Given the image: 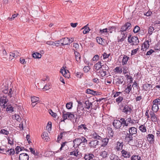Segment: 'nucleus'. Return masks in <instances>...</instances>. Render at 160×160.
<instances>
[{
    "label": "nucleus",
    "instance_id": "nucleus-1",
    "mask_svg": "<svg viewBox=\"0 0 160 160\" xmlns=\"http://www.w3.org/2000/svg\"><path fill=\"white\" fill-rule=\"evenodd\" d=\"M120 120L121 121H122L124 127L128 126L129 124L131 123L132 124L138 122H137V120H134L132 119L130 117L128 118L126 120L123 118H121L120 119Z\"/></svg>",
    "mask_w": 160,
    "mask_h": 160
},
{
    "label": "nucleus",
    "instance_id": "nucleus-2",
    "mask_svg": "<svg viewBox=\"0 0 160 160\" xmlns=\"http://www.w3.org/2000/svg\"><path fill=\"white\" fill-rule=\"evenodd\" d=\"M122 107H123L122 109V112L125 113L128 115H130V113L133 111L132 107L131 105H124L122 104H121Z\"/></svg>",
    "mask_w": 160,
    "mask_h": 160
},
{
    "label": "nucleus",
    "instance_id": "nucleus-3",
    "mask_svg": "<svg viewBox=\"0 0 160 160\" xmlns=\"http://www.w3.org/2000/svg\"><path fill=\"white\" fill-rule=\"evenodd\" d=\"M131 37V35H129L128 37V42L129 43H131V45H137L138 44L139 41L137 37L133 36Z\"/></svg>",
    "mask_w": 160,
    "mask_h": 160
},
{
    "label": "nucleus",
    "instance_id": "nucleus-4",
    "mask_svg": "<svg viewBox=\"0 0 160 160\" xmlns=\"http://www.w3.org/2000/svg\"><path fill=\"white\" fill-rule=\"evenodd\" d=\"M131 27L132 25L131 23L129 22H127L121 27L119 32L128 33L127 31H128Z\"/></svg>",
    "mask_w": 160,
    "mask_h": 160
},
{
    "label": "nucleus",
    "instance_id": "nucleus-5",
    "mask_svg": "<svg viewBox=\"0 0 160 160\" xmlns=\"http://www.w3.org/2000/svg\"><path fill=\"white\" fill-rule=\"evenodd\" d=\"M6 153L9 155H13L15 153V151L13 149H7L5 148H2L1 147H0V153L6 154Z\"/></svg>",
    "mask_w": 160,
    "mask_h": 160
},
{
    "label": "nucleus",
    "instance_id": "nucleus-6",
    "mask_svg": "<svg viewBox=\"0 0 160 160\" xmlns=\"http://www.w3.org/2000/svg\"><path fill=\"white\" fill-rule=\"evenodd\" d=\"M124 81V77L122 76H120L113 80V83L118 86H119L120 84H122Z\"/></svg>",
    "mask_w": 160,
    "mask_h": 160
},
{
    "label": "nucleus",
    "instance_id": "nucleus-7",
    "mask_svg": "<svg viewBox=\"0 0 160 160\" xmlns=\"http://www.w3.org/2000/svg\"><path fill=\"white\" fill-rule=\"evenodd\" d=\"M112 125L116 129H119L120 128L122 125L124 127V125L122 122V121L114 120L112 122Z\"/></svg>",
    "mask_w": 160,
    "mask_h": 160
},
{
    "label": "nucleus",
    "instance_id": "nucleus-8",
    "mask_svg": "<svg viewBox=\"0 0 160 160\" xmlns=\"http://www.w3.org/2000/svg\"><path fill=\"white\" fill-rule=\"evenodd\" d=\"M7 96L4 95L0 98V105L3 108H5V104L7 103L8 101V99L7 98Z\"/></svg>",
    "mask_w": 160,
    "mask_h": 160
},
{
    "label": "nucleus",
    "instance_id": "nucleus-9",
    "mask_svg": "<svg viewBox=\"0 0 160 160\" xmlns=\"http://www.w3.org/2000/svg\"><path fill=\"white\" fill-rule=\"evenodd\" d=\"M78 131L82 132H88L89 129L87 128V125L85 124H81L78 126L77 128Z\"/></svg>",
    "mask_w": 160,
    "mask_h": 160
},
{
    "label": "nucleus",
    "instance_id": "nucleus-10",
    "mask_svg": "<svg viewBox=\"0 0 160 160\" xmlns=\"http://www.w3.org/2000/svg\"><path fill=\"white\" fill-rule=\"evenodd\" d=\"M30 152L32 153L33 154L34 156V158L36 159L38 158H40L41 156V154L38 152L37 151H35L33 148H29Z\"/></svg>",
    "mask_w": 160,
    "mask_h": 160
},
{
    "label": "nucleus",
    "instance_id": "nucleus-11",
    "mask_svg": "<svg viewBox=\"0 0 160 160\" xmlns=\"http://www.w3.org/2000/svg\"><path fill=\"white\" fill-rule=\"evenodd\" d=\"M101 134H98L97 133L94 131H93L91 135V136L93 138L96 139V140H102V138L101 136Z\"/></svg>",
    "mask_w": 160,
    "mask_h": 160
},
{
    "label": "nucleus",
    "instance_id": "nucleus-12",
    "mask_svg": "<svg viewBox=\"0 0 160 160\" xmlns=\"http://www.w3.org/2000/svg\"><path fill=\"white\" fill-rule=\"evenodd\" d=\"M121 32V35H122V37L121 38L119 37H118V42H122L127 37L128 34L127 32Z\"/></svg>",
    "mask_w": 160,
    "mask_h": 160
},
{
    "label": "nucleus",
    "instance_id": "nucleus-13",
    "mask_svg": "<svg viewBox=\"0 0 160 160\" xmlns=\"http://www.w3.org/2000/svg\"><path fill=\"white\" fill-rule=\"evenodd\" d=\"M99 142L97 140H92L90 141L88 144L89 146L92 148H96V146L98 144Z\"/></svg>",
    "mask_w": 160,
    "mask_h": 160
},
{
    "label": "nucleus",
    "instance_id": "nucleus-14",
    "mask_svg": "<svg viewBox=\"0 0 160 160\" xmlns=\"http://www.w3.org/2000/svg\"><path fill=\"white\" fill-rule=\"evenodd\" d=\"M94 156L91 153H87L84 154V158L85 160H90L92 159Z\"/></svg>",
    "mask_w": 160,
    "mask_h": 160
},
{
    "label": "nucleus",
    "instance_id": "nucleus-15",
    "mask_svg": "<svg viewBox=\"0 0 160 160\" xmlns=\"http://www.w3.org/2000/svg\"><path fill=\"white\" fill-rule=\"evenodd\" d=\"M122 156L125 158H129L131 156V153L128 151H126L124 149H122L121 151Z\"/></svg>",
    "mask_w": 160,
    "mask_h": 160
},
{
    "label": "nucleus",
    "instance_id": "nucleus-16",
    "mask_svg": "<svg viewBox=\"0 0 160 160\" xmlns=\"http://www.w3.org/2000/svg\"><path fill=\"white\" fill-rule=\"evenodd\" d=\"M19 160H28L29 156L26 153L20 154L19 155Z\"/></svg>",
    "mask_w": 160,
    "mask_h": 160
},
{
    "label": "nucleus",
    "instance_id": "nucleus-17",
    "mask_svg": "<svg viewBox=\"0 0 160 160\" xmlns=\"http://www.w3.org/2000/svg\"><path fill=\"white\" fill-rule=\"evenodd\" d=\"M63 68H62L60 70V72L61 73L62 75L65 78H69V76H70L69 73H68L67 72H69L68 71L66 70L63 67H62Z\"/></svg>",
    "mask_w": 160,
    "mask_h": 160
},
{
    "label": "nucleus",
    "instance_id": "nucleus-18",
    "mask_svg": "<svg viewBox=\"0 0 160 160\" xmlns=\"http://www.w3.org/2000/svg\"><path fill=\"white\" fill-rule=\"evenodd\" d=\"M154 136L152 134H148L147 137V140L150 143H153L154 142Z\"/></svg>",
    "mask_w": 160,
    "mask_h": 160
},
{
    "label": "nucleus",
    "instance_id": "nucleus-19",
    "mask_svg": "<svg viewBox=\"0 0 160 160\" xmlns=\"http://www.w3.org/2000/svg\"><path fill=\"white\" fill-rule=\"evenodd\" d=\"M117 146H116V149L117 151H119L121 150L123 147L124 144L123 142H120L119 141L117 142Z\"/></svg>",
    "mask_w": 160,
    "mask_h": 160
},
{
    "label": "nucleus",
    "instance_id": "nucleus-20",
    "mask_svg": "<svg viewBox=\"0 0 160 160\" xmlns=\"http://www.w3.org/2000/svg\"><path fill=\"white\" fill-rule=\"evenodd\" d=\"M132 135H131V134L129 133H127L126 136L125 137V139L126 141V142L129 143L130 142L133 140Z\"/></svg>",
    "mask_w": 160,
    "mask_h": 160
},
{
    "label": "nucleus",
    "instance_id": "nucleus-21",
    "mask_svg": "<svg viewBox=\"0 0 160 160\" xmlns=\"http://www.w3.org/2000/svg\"><path fill=\"white\" fill-rule=\"evenodd\" d=\"M81 141V142H80V143L79 144V145H80V144H81L82 143H84L87 144H88V143H87L88 140L86 139V138L85 137H81V138H76L74 141H74Z\"/></svg>",
    "mask_w": 160,
    "mask_h": 160
},
{
    "label": "nucleus",
    "instance_id": "nucleus-22",
    "mask_svg": "<svg viewBox=\"0 0 160 160\" xmlns=\"http://www.w3.org/2000/svg\"><path fill=\"white\" fill-rule=\"evenodd\" d=\"M137 129L134 127H131L129 128L128 129L129 133L133 135L134 134H136L137 133Z\"/></svg>",
    "mask_w": 160,
    "mask_h": 160
},
{
    "label": "nucleus",
    "instance_id": "nucleus-23",
    "mask_svg": "<svg viewBox=\"0 0 160 160\" xmlns=\"http://www.w3.org/2000/svg\"><path fill=\"white\" fill-rule=\"evenodd\" d=\"M84 103L86 105V108L88 110H89L90 108L91 109H93V108H92V103L90 102L88 100L86 101Z\"/></svg>",
    "mask_w": 160,
    "mask_h": 160
},
{
    "label": "nucleus",
    "instance_id": "nucleus-24",
    "mask_svg": "<svg viewBox=\"0 0 160 160\" xmlns=\"http://www.w3.org/2000/svg\"><path fill=\"white\" fill-rule=\"evenodd\" d=\"M80 154H81V153L78 151V149L74 150L73 151L70 152V155H73L74 156L77 157H78V158L80 157L81 156L80 155Z\"/></svg>",
    "mask_w": 160,
    "mask_h": 160
},
{
    "label": "nucleus",
    "instance_id": "nucleus-25",
    "mask_svg": "<svg viewBox=\"0 0 160 160\" xmlns=\"http://www.w3.org/2000/svg\"><path fill=\"white\" fill-rule=\"evenodd\" d=\"M102 141V143L101 144V146L103 147H105L107 145L109 140V139L107 138H105L103 139H102L101 140Z\"/></svg>",
    "mask_w": 160,
    "mask_h": 160
},
{
    "label": "nucleus",
    "instance_id": "nucleus-26",
    "mask_svg": "<svg viewBox=\"0 0 160 160\" xmlns=\"http://www.w3.org/2000/svg\"><path fill=\"white\" fill-rule=\"evenodd\" d=\"M62 117L63 119L61 121H64L65 120L68 119V115L69 114V112H67L64 110L62 111Z\"/></svg>",
    "mask_w": 160,
    "mask_h": 160
},
{
    "label": "nucleus",
    "instance_id": "nucleus-27",
    "mask_svg": "<svg viewBox=\"0 0 160 160\" xmlns=\"http://www.w3.org/2000/svg\"><path fill=\"white\" fill-rule=\"evenodd\" d=\"M6 106L7 107L6 110L7 112H12L14 111L13 108L11 104L8 103L6 104Z\"/></svg>",
    "mask_w": 160,
    "mask_h": 160
},
{
    "label": "nucleus",
    "instance_id": "nucleus-28",
    "mask_svg": "<svg viewBox=\"0 0 160 160\" xmlns=\"http://www.w3.org/2000/svg\"><path fill=\"white\" fill-rule=\"evenodd\" d=\"M84 110V108L82 106L78 105L77 107V112L79 114H82Z\"/></svg>",
    "mask_w": 160,
    "mask_h": 160
},
{
    "label": "nucleus",
    "instance_id": "nucleus-29",
    "mask_svg": "<svg viewBox=\"0 0 160 160\" xmlns=\"http://www.w3.org/2000/svg\"><path fill=\"white\" fill-rule=\"evenodd\" d=\"M107 129L109 137L110 138H112L114 134V132L112 128L110 127H108L107 128Z\"/></svg>",
    "mask_w": 160,
    "mask_h": 160
},
{
    "label": "nucleus",
    "instance_id": "nucleus-30",
    "mask_svg": "<svg viewBox=\"0 0 160 160\" xmlns=\"http://www.w3.org/2000/svg\"><path fill=\"white\" fill-rule=\"evenodd\" d=\"M127 88L125 89L124 91L126 93L129 94L132 90V87L131 85L128 84L127 85Z\"/></svg>",
    "mask_w": 160,
    "mask_h": 160
},
{
    "label": "nucleus",
    "instance_id": "nucleus-31",
    "mask_svg": "<svg viewBox=\"0 0 160 160\" xmlns=\"http://www.w3.org/2000/svg\"><path fill=\"white\" fill-rule=\"evenodd\" d=\"M74 53L76 60L77 62H79L81 59V56L80 53L78 52L75 50L74 51Z\"/></svg>",
    "mask_w": 160,
    "mask_h": 160
},
{
    "label": "nucleus",
    "instance_id": "nucleus-32",
    "mask_svg": "<svg viewBox=\"0 0 160 160\" xmlns=\"http://www.w3.org/2000/svg\"><path fill=\"white\" fill-rule=\"evenodd\" d=\"M101 64L102 63L100 61H99L95 64L94 66L95 69L98 70L102 68V65H101Z\"/></svg>",
    "mask_w": 160,
    "mask_h": 160
},
{
    "label": "nucleus",
    "instance_id": "nucleus-33",
    "mask_svg": "<svg viewBox=\"0 0 160 160\" xmlns=\"http://www.w3.org/2000/svg\"><path fill=\"white\" fill-rule=\"evenodd\" d=\"M88 25V24L84 26L81 29V30L83 29H84L83 30V33L84 34H87L89 32V31L90 30L89 27H87V26Z\"/></svg>",
    "mask_w": 160,
    "mask_h": 160
},
{
    "label": "nucleus",
    "instance_id": "nucleus-34",
    "mask_svg": "<svg viewBox=\"0 0 160 160\" xmlns=\"http://www.w3.org/2000/svg\"><path fill=\"white\" fill-rule=\"evenodd\" d=\"M158 109L159 107L158 104H153L152 109L153 112H156L158 111Z\"/></svg>",
    "mask_w": 160,
    "mask_h": 160
},
{
    "label": "nucleus",
    "instance_id": "nucleus-35",
    "mask_svg": "<svg viewBox=\"0 0 160 160\" xmlns=\"http://www.w3.org/2000/svg\"><path fill=\"white\" fill-rule=\"evenodd\" d=\"M129 59V57H128L126 55H124L122 60V64L123 65L126 64Z\"/></svg>",
    "mask_w": 160,
    "mask_h": 160
},
{
    "label": "nucleus",
    "instance_id": "nucleus-36",
    "mask_svg": "<svg viewBox=\"0 0 160 160\" xmlns=\"http://www.w3.org/2000/svg\"><path fill=\"white\" fill-rule=\"evenodd\" d=\"M42 138L47 142L48 140V133L46 132H44L42 135H41Z\"/></svg>",
    "mask_w": 160,
    "mask_h": 160
},
{
    "label": "nucleus",
    "instance_id": "nucleus-37",
    "mask_svg": "<svg viewBox=\"0 0 160 160\" xmlns=\"http://www.w3.org/2000/svg\"><path fill=\"white\" fill-rule=\"evenodd\" d=\"M86 92L88 94H90L93 95H97L96 94V91H94L93 90H91L90 89H88L86 91Z\"/></svg>",
    "mask_w": 160,
    "mask_h": 160
},
{
    "label": "nucleus",
    "instance_id": "nucleus-38",
    "mask_svg": "<svg viewBox=\"0 0 160 160\" xmlns=\"http://www.w3.org/2000/svg\"><path fill=\"white\" fill-rule=\"evenodd\" d=\"M110 158L111 160H121L118 156L114 154H112L110 155Z\"/></svg>",
    "mask_w": 160,
    "mask_h": 160
},
{
    "label": "nucleus",
    "instance_id": "nucleus-39",
    "mask_svg": "<svg viewBox=\"0 0 160 160\" xmlns=\"http://www.w3.org/2000/svg\"><path fill=\"white\" fill-rule=\"evenodd\" d=\"M131 160H141V158L138 155H133L131 158Z\"/></svg>",
    "mask_w": 160,
    "mask_h": 160
},
{
    "label": "nucleus",
    "instance_id": "nucleus-40",
    "mask_svg": "<svg viewBox=\"0 0 160 160\" xmlns=\"http://www.w3.org/2000/svg\"><path fill=\"white\" fill-rule=\"evenodd\" d=\"M150 84L148 83L144 84L143 85V89L145 91H147L150 89Z\"/></svg>",
    "mask_w": 160,
    "mask_h": 160
},
{
    "label": "nucleus",
    "instance_id": "nucleus-41",
    "mask_svg": "<svg viewBox=\"0 0 160 160\" xmlns=\"http://www.w3.org/2000/svg\"><path fill=\"white\" fill-rule=\"evenodd\" d=\"M97 42L98 43L100 44H101L102 45H103L104 44V42H103V40H104L103 38L100 37H97L96 38Z\"/></svg>",
    "mask_w": 160,
    "mask_h": 160
},
{
    "label": "nucleus",
    "instance_id": "nucleus-42",
    "mask_svg": "<svg viewBox=\"0 0 160 160\" xmlns=\"http://www.w3.org/2000/svg\"><path fill=\"white\" fill-rule=\"evenodd\" d=\"M100 155L103 158H106L108 155V152H106L105 151L101 152L100 153Z\"/></svg>",
    "mask_w": 160,
    "mask_h": 160
},
{
    "label": "nucleus",
    "instance_id": "nucleus-43",
    "mask_svg": "<svg viewBox=\"0 0 160 160\" xmlns=\"http://www.w3.org/2000/svg\"><path fill=\"white\" fill-rule=\"evenodd\" d=\"M139 128L140 131L142 132H146L147 129L146 126L144 125H142L139 127Z\"/></svg>",
    "mask_w": 160,
    "mask_h": 160
},
{
    "label": "nucleus",
    "instance_id": "nucleus-44",
    "mask_svg": "<svg viewBox=\"0 0 160 160\" xmlns=\"http://www.w3.org/2000/svg\"><path fill=\"white\" fill-rule=\"evenodd\" d=\"M41 56V55L38 52L34 53L32 54V57L35 58H40Z\"/></svg>",
    "mask_w": 160,
    "mask_h": 160
},
{
    "label": "nucleus",
    "instance_id": "nucleus-45",
    "mask_svg": "<svg viewBox=\"0 0 160 160\" xmlns=\"http://www.w3.org/2000/svg\"><path fill=\"white\" fill-rule=\"evenodd\" d=\"M99 72L101 74V76L102 77H103L107 74V73L108 72V71L104 70V69H103L102 70H101Z\"/></svg>",
    "mask_w": 160,
    "mask_h": 160
},
{
    "label": "nucleus",
    "instance_id": "nucleus-46",
    "mask_svg": "<svg viewBox=\"0 0 160 160\" xmlns=\"http://www.w3.org/2000/svg\"><path fill=\"white\" fill-rule=\"evenodd\" d=\"M32 102L36 103L39 101V98L38 97L34 96L32 97L31 98Z\"/></svg>",
    "mask_w": 160,
    "mask_h": 160
},
{
    "label": "nucleus",
    "instance_id": "nucleus-47",
    "mask_svg": "<svg viewBox=\"0 0 160 160\" xmlns=\"http://www.w3.org/2000/svg\"><path fill=\"white\" fill-rule=\"evenodd\" d=\"M66 133V132H62L60 133V135L58 136L57 142H59L60 139H62V137H63L62 134H65Z\"/></svg>",
    "mask_w": 160,
    "mask_h": 160
},
{
    "label": "nucleus",
    "instance_id": "nucleus-48",
    "mask_svg": "<svg viewBox=\"0 0 160 160\" xmlns=\"http://www.w3.org/2000/svg\"><path fill=\"white\" fill-rule=\"evenodd\" d=\"M140 27H139L138 26H136L134 27L133 30V32L134 33H136L140 31L141 32V30H140Z\"/></svg>",
    "mask_w": 160,
    "mask_h": 160
},
{
    "label": "nucleus",
    "instance_id": "nucleus-49",
    "mask_svg": "<svg viewBox=\"0 0 160 160\" xmlns=\"http://www.w3.org/2000/svg\"><path fill=\"white\" fill-rule=\"evenodd\" d=\"M110 54H107L106 52H104L101 57L100 58H102V57H103V59H105L109 57V56L110 55ZM102 59H101V60Z\"/></svg>",
    "mask_w": 160,
    "mask_h": 160
},
{
    "label": "nucleus",
    "instance_id": "nucleus-50",
    "mask_svg": "<svg viewBox=\"0 0 160 160\" xmlns=\"http://www.w3.org/2000/svg\"><path fill=\"white\" fill-rule=\"evenodd\" d=\"M115 72L120 73H121L122 72V68H120L119 67H117L114 70Z\"/></svg>",
    "mask_w": 160,
    "mask_h": 160
},
{
    "label": "nucleus",
    "instance_id": "nucleus-51",
    "mask_svg": "<svg viewBox=\"0 0 160 160\" xmlns=\"http://www.w3.org/2000/svg\"><path fill=\"white\" fill-rule=\"evenodd\" d=\"M143 45L145 48L147 49L148 48L149 46L148 40H146L145 42L143 43Z\"/></svg>",
    "mask_w": 160,
    "mask_h": 160
},
{
    "label": "nucleus",
    "instance_id": "nucleus-52",
    "mask_svg": "<svg viewBox=\"0 0 160 160\" xmlns=\"http://www.w3.org/2000/svg\"><path fill=\"white\" fill-rule=\"evenodd\" d=\"M12 118H14L15 119H16L17 121L19 122H20L21 119V117L18 115L16 114L12 115Z\"/></svg>",
    "mask_w": 160,
    "mask_h": 160
},
{
    "label": "nucleus",
    "instance_id": "nucleus-53",
    "mask_svg": "<svg viewBox=\"0 0 160 160\" xmlns=\"http://www.w3.org/2000/svg\"><path fill=\"white\" fill-rule=\"evenodd\" d=\"M74 114L72 113L71 112H69V114L68 115V119L69 120H71L72 119H74Z\"/></svg>",
    "mask_w": 160,
    "mask_h": 160
},
{
    "label": "nucleus",
    "instance_id": "nucleus-54",
    "mask_svg": "<svg viewBox=\"0 0 160 160\" xmlns=\"http://www.w3.org/2000/svg\"><path fill=\"white\" fill-rule=\"evenodd\" d=\"M72 102H69L66 104V108L68 109H71L72 106Z\"/></svg>",
    "mask_w": 160,
    "mask_h": 160
},
{
    "label": "nucleus",
    "instance_id": "nucleus-55",
    "mask_svg": "<svg viewBox=\"0 0 160 160\" xmlns=\"http://www.w3.org/2000/svg\"><path fill=\"white\" fill-rule=\"evenodd\" d=\"M151 121L153 122L154 123H155L156 122H158V118L157 117L156 115H154V116H152V117L151 118Z\"/></svg>",
    "mask_w": 160,
    "mask_h": 160
},
{
    "label": "nucleus",
    "instance_id": "nucleus-56",
    "mask_svg": "<svg viewBox=\"0 0 160 160\" xmlns=\"http://www.w3.org/2000/svg\"><path fill=\"white\" fill-rule=\"evenodd\" d=\"M68 38L67 37L64 38H63V42H62V45H68Z\"/></svg>",
    "mask_w": 160,
    "mask_h": 160
},
{
    "label": "nucleus",
    "instance_id": "nucleus-57",
    "mask_svg": "<svg viewBox=\"0 0 160 160\" xmlns=\"http://www.w3.org/2000/svg\"><path fill=\"white\" fill-rule=\"evenodd\" d=\"M152 103L154 104H158L160 105V99L157 98L153 100L152 101Z\"/></svg>",
    "mask_w": 160,
    "mask_h": 160
},
{
    "label": "nucleus",
    "instance_id": "nucleus-58",
    "mask_svg": "<svg viewBox=\"0 0 160 160\" xmlns=\"http://www.w3.org/2000/svg\"><path fill=\"white\" fill-rule=\"evenodd\" d=\"M154 28L152 26H150L148 28V33L150 35L152 34V32L154 30Z\"/></svg>",
    "mask_w": 160,
    "mask_h": 160
},
{
    "label": "nucleus",
    "instance_id": "nucleus-59",
    "mask_svg": "<svg viewBox=\"0 0 160 160\" xmlns=\"http://www.w3.org/2000/svg\"><path fill=\"white\" fill-rule=\"evenodd\" d=\"M0 132L1 133L3 134H5L6 135H8V131L7 130H6L4 129H2L0 131Z\"/></svg>",
    "mask_w": 160,
    "mask_h": 160
},
{
    "label": "nucleus",
    "instance_id": "nucleus-60",
    "mask_svg": "<svg viewBox=\"0 0 160 160\" xmlns=\"http://www.w3.org/2000/svg\"><path fill=\"white\" fill-rule=\"evenodd\" d=\"M123 98L122 96H120L116 99V101L118 104L121 102L123 100Z\"/></svg>",
    "mask_w": 160,
    "mask_h": 160
},
{
    "label": "nucleus",
    "instance_id": "nucleus-61",
    "mask_svg": "<svg viewBox=\"0 0 160 160\" xmlns=\"http://www.w3.org/2000/svg\"><path fill=\"white\" fill-rule=\"evenodd\" d=\"M49 113L53 117L55 118L57 116V114L54 112L52 110H49Z\"/></svg>",
    "mask_w": 160,
    "mask_h": 160
},
{
    "label": "nucleus",
    "instance_id": "nucleus-62",
    "mask_svg": "<svg viewBox=\"0 0 160 160\" xmlns=\"http://www.w3.org/2000/svg\"><path fill=\"white\" fill-rule=\"evenodd\" d=\"M50 88L51 86L50 85L48 84H46L45 85L43 89L44 90H47L50 89Z\"/></svg>",
    "mask_w": 160,
    "mask_h": 160
},
{
    "label": "nucleus",
    "instance_id": "nucleus-63",
    "mask_svg": "<svg viewBox=\"0 0 160 160\" xmlns=\"http://www.w3.org/2000/svg\"><path fill=\"white\" fill-rule=\"evenodd\" d=\"M139 49V48H137L132 50L131 53V55H135V54H136L137 53V52L138 51V50Z\"/></svg>",
    "mask_w": 160,
    "mask_h": 160
},
{
    "label": "nucleus",
    "instance_id": "nucleus-64",
    "mask_svg": "<svg viewBox=\"0 0 160 160\" xmlns=\"http://www.w3.org/2000/svg\"><path fill=\"white\" fill-rule=\"evenodd\" d=\"M99 58V56L98 55H95L92 58V60L93 61H97Z\"/></svg>",
    "mask_w": 160,
    "mask_h": 160
}]
</instances>
